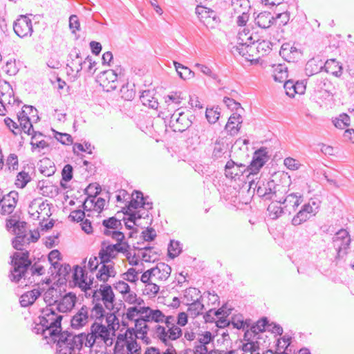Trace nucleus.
I'll use <instances>...</instances> for the list:
<instances>
[{"mask_svg": "<svg viewBox=\"0 0 354 354\" xmlns=\"http://www.w3.org/2000/svg\"><path fill=\"white\" fill-rule=\"evenodd\" d=\"M50 341L56 344V351L57 354H73L75 349H82V334L75 335L67 330H63L62 322L60 328H55L49 333Z\"/></svg>", "mask_w": 354, "mask_h": 354, "instance_id": "obj_1", "label": "nucleus"}, {"mask_svg": "<svg viewBox=\"0 0 354 354\" xmlns=\"http://www.w3.org/2000/svg\"><path fill=\"white\" fill-rule=\"evenodd\" d=\"M22 252H15L10 257V264L12 268L8 274L10 281L18 283L23 278L26 279L31 264L32 263L30 259V252L22 250Z\"/></svg>", "mask_w": 354, "mask_h": 354, "instance_id": "obj_2", "label": "nucleus"}, {"mask_svg": "<svg viewBox=\"0 0 354 354\" xmlns=\"http://www.w3.org/2000/svg\"><path fill=\"white\" fill-rule=\"evenodd\" d=\"M194 115L190 113H185L180 109H177L170 117V127L175 132H183L192 124Z\"/></svg>", "mask_w": 354, "mask_h": 354, "instance_id": "obj_3", "label": "nucleus"}, {"mask_svg": "<svg viewBox=\"0 0 354 354\" xmlns=\"http://www.w3.org/2000/svg\"><path fill=\"white\" fill-rule=\"evenodd\" d=\"M333 241L337 251L335 259L343 258L346 255L351 241L348 232L345 229H340L335 233Z\"/></svg>", "mask_w": 354, "mask_h": 354, "instance_id": "obj_4", "label": "nucleus"}, {"mask_svg": "<svg viewBox=\"0 0 354 354\" xmlns=\"http://www.w3.org/2000/svg\"><path fill=\"white\" fill-rule=\"evenodd\" d=\"M13 30L21 38L31 37L33 32L32 20L27 15H19L13 23Z\"/></svg>", "mask_w": 354, "mask_h": 354, "instance_id": "obj_5", "label": "nucleus"}, {"mask_svg": "<svg viewBox=\"0 0 354 354\" xmlns=\"http://www.w3.org/2000/svg\"><path fill=\"white\" fill-rule=\"evenodd\" d=\"M196 14L207 28H213L220 21L214 10L201 5L196 6Z\"/></svg>", "mask_w": 354, "mask_h": 354, "instance_id": "obj_6", "label": "nucleus"}, {"mask_svg": "<svg viewBox=\"0 0 354 354\" xmlns=\"http://www.w3.org/2000/svg\"><path fill=\"white\" fill-rule=\"evenodd\" d=\"M270 156L267 148L261 147L255 151L250 164L248 166L249 174H257L260 169L268 161Z\"/></svg>", "mask_w": 354, "mask_h": 354, "instance_id": "obj_7", "label": "nucleus"}, {"mask_svg": "<svg viewBox=\"0 0 354 354\" xmlns=\"http://www.w3.org/2000/svg\"><path fill=\"white\" fill-rule=\"evenodd\" d=\"M245 174L248 177L249 169L248 166L242 163L235 162L232 159L228 160L225 166V175L227 178L235 179L240 178L241 176Z\"/></svg>", "mask_w": 354, "mask_h": 354, "instance_id": "obj_8", "label": "nucleus"}, {"mask_svg": "<svg viewBox=\"0 0 354 354\" xmlns=\"http://www.w3.org/2000/svg\"><path fill=\"white\" fill-rule=\"evenodd\" d=\"M86 64V61L83 59L80 50L77 48H73L67 57V68L72 73H75V75L77 76L83 69V65Z\"/></svg>", "mask_w": 354, "mask_h": 354, "instance_id": "obj_9", "label": "nucleus"}, {"mask_svg": "<svg viewBox=\"0 0 354 354\" xmlns=\"http://www.w3.org/2000/svg\"><path fill=\"white\" fill-rule=\"evenodd\" d=\"M87 272L84 268L78 265L73 267V285L70 282V287H79L82 291L86 292L90 290L89 284H86Z\"/></svg>", "mask_w": 354, "mask_h": 354, "instance_id": "obj_10", "label": "nucleus"}, {"mask_svg": "<svg viewBox=\"0 0 354 354\" xmlns=\"http://www.w3.org/2000/svg\"><path fill=\"white\" fill-rule=\"evenodd\" d=\"M105 245V241H103L102 243V248L98 253L100 263H110L112 259L116 258L118 251H122L123 250L122 248H118V245Z\"/></svg>", "mask_w": 354, "mask_h": 354, "instance_id": "obj_11", "label": "nucleus"}, {"mask_svg": "<svg viewBox=\"0 0 354 354\" xmlns=\"http://www.w3.org/2000/svg\"><path fill=\"white\" fill-rule=\"evenodd\" d=\"M26 222L18 221L17 225L13 230L16 236L12 241V247L17 250H23L21 248L26 243Z\"/></svg>", "mask_w": 354, "mask_h": 354, "instance_id": "obj_12", "label": "nucleus"}, {"mask_svg": "<svg viewBox=\"0 0 354 354\" xmlns=\"http://www.w3.org/2000/svg\"><path fill=\"white\" fill-rule=\"evenodd\" d=\"M77 302L76 294L72 292L61 295L56 305V310L59 313H68L75 307Z\"/></svg>", "mask_w": 354, "mask_h": 354, "instance_id": "obj_13", "label": "nucleus"}, {"mask_svg": "<svg viewBox=\"0 0 354 354\" xmlns=\"http://www.w3.org/2000/svg\"><path fill=\"white\" fill-rule=\"evenodd\" d=\"M64 317H57L50 325H45L44 322L39 320V323L34 322L35 326L32 327V331L37 335H41L44 339H48L49 337V333L51 330L55 328H60V322H62Z\"/></svg>", "mask_w": 354, "mask_h": 354, "instance_id": "obj_14", "label": "nucleus"}, {"mask_svg": "<svg viewBox=\"0 0 354 354\" xmlns=\"http://www.w3.org/2000/svg\"><path fill=\"white\" fill-rule=\"evenodd\" d=\"M101 85L108 91L118 88V74L114 70H106L100 73L99 77Z\"/></svg>", "mask_w": 354, "mask_h": 354, "instance_id": "obj_15", "label": "nucleus"}, {"mask_svg": "<svg viewBox=\"0 0 354 354\" xmlns=\"http://www.w3.org/2000/svg\"><path fill=\"white\" fill-rule=\"evenodd\" d=\"M102 301H103L105 308L109 310H112L114 308L113 303L115 301V294L113 291L112 287L109 284H102L99 289Z\"/></svg>", "mask_w": 354, "mask_h": 354, "instance_id": "obj_16", "label": "nucleus"}, {"mask_svg": "<svg viewBox=\"0 0 354 354\" xmlns=\"http://www.w3.org/2000/svg\"><path fill=\"white\" fill-rule=\"evenodd\" d=\"M279 54L286 61L294 62L301 56V53L290 44L285 43L281 46Z\"/></svg>", "mask_w": 354, "mask_h": 354, "instance_id": "obj_17", "label": "nucleus"}, {"mask_svg": "<svg viewBox=\"0 0 354 354\" xmlns=\"http://www.w3.org/2000/svg\"><path fill=\"white\" fill-rule=\"evenodd\" d=\"M62 287L51 286L44 294V300L47 304L46 307L53 308L56 306L62 295Z\"/></svg>", "mask_w": 354, "mask_h": 354, "instance_id": "obj_18", "label": "nucleus"}, {"mask_svg": "<svg viewBox=\"0 0 354 354\" xmlns=\"http://www.w3.org/2000/svg\"><path fill=\"white\" fill-rule=\"evenodd\" d=\"M88 319V307L84 305L80 310L72 317L71 319V326L74 329H80L86 325Z\"/></svg>", "mask_w": 354, "mask_h": 354, "instance_id": "obj_19", "label": "nucleus"}, {"mask_svg": "<svg viewBox=\"0 0 354 354\" xmlns=\"http://www.w3.org/2000/svg\"><path fill=\"white\" fill-rule=\"evenodd\" d=\"M110 329L102 323L94 322L91 326V334L95 339L101 338L104 342L109 339Z\"/></svg>", "mask_w": 354, "mask_h": 354, "instance_id": "obj_20", "label": "nucleus"}, {"mask_svg": "<svg viewBox=\"0 0 354 354\" xmlns=\"http://www.w3.org/2000/svg\"><path fill=\"white\" fill-rule=\"evenodd\" d=\"M286 202V201H272L267 208L268 216L272 220L279 218L284 213V207L282 205Z\"/></svg>", "mask_w": 354, "mask_h": 354, "instance_id": "obj_21", "label": "nucleus"}, {"mask_svg": "<svg viewBox=\"0 0 354 354\" xmlns=\"http://www.w3.org/2000/svg\"><path fill=\"white\" fill-rule=\"evenodd\" d=\"M41 295L40 289H33L24 293L19 299L20 304L22 307H28L32 305L36 299Z\"/></svg>", "mask_w": 354, "mask_h": 354, "instance_id": "obj_22", "label": "nucleus"}, {"mask_svg": "<svg viewBox=\"0 0 354 354\" xmlns=\"http://www.w3.org/2000/svg\"><path fill=\"white\" fill-rule=\"evenodd\" d=\"M39 171L45 176H53L56 171L55 163L48 158H44L38 162Z\"/></svg>", "mask_w": 354, "mask_h": 354, "instance_id": "obj_23", "label": "nucleus"}, {"mask_svg": "<svg viewBox=\"0 0 354 354\" xmlns=\"http://www.w3.org/2000/svg\"><path fill=\"white\" fill-rule=\"evenodd\" d=\"M56 308L46 307L41 309V315L38 317L39 320L44 322L45 325H50V324L57 319V317H63V315L56 313Z\"/></svg>", "mask_w": 354, "mask_h": 354, "instance_id": "obj_24", "label": "nucleus"}, {"mask_svg": "<svg viewBox=\"0 0 354 354\" xmlns=\"http://www.w3.org/2000/svg\"><path fill=\"white\" fill-rule=\"evenodd\" d=\"M274 17L268 12H261L255 19L256 24L259 27L264 29L270 27L274 24Z\"/></svg>", "mask_w": 354, "mask_h": 354, "instance_id": "obj_25", "label": "nucleus"}, {"mask_svg": "<svg viewBox=\"0 0 354 354\" xmlns=\"http://www.w3.org/2000/svg\"><path fill=\"white\" fill-rule=\"evenodd\" d=\"M326 73L335 77H340L342 74V65L335 59H328L324 64Z\"/></svg>", "mask_w": 354, "mask_h": 354, "instance_id": "obj_26", "label": "nucleus"}, {"mask_svg": "<svg viewBox=\"0 0 354 354\" xmlns=\"http://www.w3.org/2000/svg\"><path fill=\"white\" fill-rule=\"evenodd\" d=\"M228 150V144L224 138H219L214 143L212 158L215 160L223 157Z\"/></svg>", "mask_w": 354, "mask_h": 354, "instance_id": "obj_27", "label": "nucleus"}, {"mask_svg": "<svg viewBox=\"0 0 354 354\" xmlns=\"http://www.w3.org/2000/svg\"><path fill=\"white\" fill-rule=\"evenodd\" d=\"M71 266L68 263H64L57 271V276L59 277L56 282L54 283L57 287H62L66 286L67 283V276L71 272Z\"/></svg>", "mask_w": 354, "mask_h": 354, "instance_id": "obj_28", "label": "nucleus"}, {"mask_svg": "<svg viewBox=\"0 0 354 354\" xmlns=\"http://www.w3.org/2000/svg\"><path fill=\"white\" fill-rule=\"evenodd\" d=\"M242 120L240 115H233L230 117L227 123L225 125V129L231 136L237 134L240 129L239 125Z\"/></svg>", "mask_w": 354, "mask_h": 354, "instance_id": "obj_29", "label": "nucleus"}, {"mask_svg": "<svg viewBox=\"0 0 354 354\" xmlns=\"http://www.w3.org/2000/svg\"><path fill=\"white\" fill-rule=\"evenodd\" d=\"M140 100L144 106L153 109H158V100L153 96L151 91L149 90L142 91L140 96Z\"/></svg>", "mask_w": 354, "mask_h": 354, "instance_id": "obj_30", "label": "nucleus"}, {"mask_svg": "<svg viewBox=\"0 0 354 354\" xmlns=\"http://www.w3.org/2000/svg\"><path fill=\"white\" fill-rule=\"evenodd\" d=\"M106 205V201H82V207L84 210L88 212L92 209L101 212Z\"/></svg>", "mask_w": 354, "mask_h": 354, "instance_id": "obj_31", "label": "nucleus"}, {"mask_svg": "<svg viewBox=\"0 0 354 354\" xmlns=\"http://www.w3.org/2000/svg\"><path fill=\"white\" fill-rule=\"evenodd\" d=\"M174 65L175 66L176 71L178 75V76L184 80H190L193 78L195 75V73L194 71H192L190 68L188 67L183 65L182 64L174 61Z\"/></svg>", "mask_w": 354, "mask_h": 354, "instance_id": "obj_32", "label": "nucleus"}, {"mask_svg": "<svg viewBox=\"0 0 354 354\" xmlns=\"http://www.w3.org/2000/svg\"><path fill=\"white\" fill-rule=\"evenodd\" d=\"M232 8L234 14L243 13L244 12H249L250 6L249 0H232Z\"/></svg>", "mask_w": 354, "mask_h": 354, "instance_id": "obj_33", "label": "nucleus"}, {"mask_svg": "<svg viewBox=\"0 0 354 354\" xmlns=\"http://www.w3.org/2000/svg\"><path fill=\"white\" fill-rule=\"evenodd\" d=\"M0 89L1 91L6 89L8 90V95L6 94V106H7V108L8 107V105H10L12 104H17V106H19L21 104V102L19 99L15 97L13 95V91L9 83L5 82L3 85L0 86Z\"/></svg>", "mask_w": 354, "mask_h": 354, "instance_id": "obj_34", "label": "nucleus"}, {"mask_svg": "<svg viewBox=\"0 0 354 354\" xmlns=\"http://www.w3.org/2000/svg\"><path fill=\"white\" fill-rule=\"evenodd\" d=\"M256 40L252 38V41H248V46H246L245 50V60L252 62L260 57V55L257 56L259 53L257 52V45L255 44Z\"/></svg>", "mask_w": 354, "mask_h": 354, "instance_id": "obj_35", "label": "nucleus"}, {"mask_svg": "<svg viewBox=\"0 0 354 354\" xmlns=\"http://www.w3.org/2000/svg\"><path fill=\"white\" fill-rule=\"evenodd\" d=\"M268 326H270L268 317H263L259 321H257V323L251 325L250 330L254 336L259 333L265 332L266 327Z\"/></svg>", "mask_w": 354, "mask_h": 354, "instance_id": "obj_36", "label": "nucleus"}, {"mask_svg": "<svg viewBox=\"0 0 354 354\" xmlns=\"http://www.w3.org/2000/svg\"><path fill=\"white\" fill-rule=\"evenodd\" d=\"M167 255L170 259H174L182 252L181 243L178 241L171 240L167 248Z\"/></svg>", "mask_w": 354, "mask_h": 354, "instance_id": "obj_37", "label": "nucleus"}, {"mask_svg": "<svg viewBox=\"0 0 354 354\" xmlns=\"http://www.w3.org/2000/svg\"><path fill=\"white\" fill-rule=\"evenodd\" d=\"M252 40V36H249L248 37H247V41H245V43H239L237 44L236 46H232L231 48V52L233 54V55L234 57L241 56L245 59L246 56L245 54H246L245 50H247L246 46H248V41Z\"/></svg>", "mask_w": 354, "mask_h": 354, "instance_id": "obj_38", "label": "nucleus"}, {"mask_svg": "<svg viewBox=\"0 0 354 354\" xmlns=\"http://www.w3.org/2000/svg\"><path fill=\"white\" fill-rule=\"evenodd\" d=\"M106 315V313L102 305L99 302L95 303L91 309V318L102 322Z\"/></svg>", "mask_w": 354, "mask_h": 354, "instance_id": "obj_39", "label": "nucleus"}, {"mask_svg": "<svg viewBox=\"0 0 354 354\" xmlns=\"http://www.w3.org/2000/svg\"><path fill=\"white\" fill-rule=\"evenodd\" d=\"M187 305L189 306L187 312L193 318H196L200 315L205 308L204 304L198 301H193L192 303Z\"/></svg>", "mask_w": 354, "mask_h": 354, "instance_id": "obj_40", "label": "nucleus"}, {"mask_svg": "<svg viewBox=\"0 0 354 354\" xmlns=\"http://www.w3.org/2000/svg\"><path fill=\"white\" fill-rule=\"evenodd\" d=\"M73 167L67 164L66 165L62 171V180L60 182L61 186L63 188H66L65 183L70 181L73 178Z\"/></svg>", "mask_w": 354, "mask_h": 354, "instance_id": "obj_41", "label": "nucleus"}, {"mask_svg": "<svg viewBox=\"0 0 354 354\" xmlns=\"http://www.w3.org/2000/svg\"><path fill=\"white\" fill-rule=\"evenodd\" d=\"M118 309L115 312L113 313H107L106 315V321L107 323V327L113 330V333L119 327V319L117 317L115 313L118 312Z\"/></svg>", "mask_w": 354, "mask_h": 354, "instance_id": "obj_42", "label": "nucleus"}, {"mask_svg": "<svg viewBox=\"0 0 354 354\" xmlns=\"http://www.w3.org/2000/svg\"><path fill=\"white\" fill-rule=\"evenodd\" d=\"M167 328L166 338L168 342L176 340L182 336L183 330L180 327L172 324V326Z\"/></svg>", "mask_w": 354, "mask_h": 354, "instance_id": "obj_43", "label": "nucleus"}, {"mask_svg": "<svg viewBox=\"0 0 354 354\" xmlns=\"http://www.w3.org/2000/svg\"><path fill=\"white\" fill-rule=\"evenodd\" d=\"M37 136H42L43 134L40 132L37 131L32 136L30 145H31V149L32 151H34L37 149H44L48 147V144L44 140H37Z\"/></svg>", "mask_w": 354, "mask_h": 354, "instance_id": "obj_44", "label": "nucleus"}, {"mask_svg": "<svg viewBox=\"0 0 354 354\" xmlns=\"http://www.w3.org/2000/svg\"><path fill=\"white\" fill-rule=\"evenodd\" d=\"M133 86V84L131 85L129 83L123 84L120 91L121 97L125 100H131L136 95Z\"/></svg>", "mask_w": 354, "mask_h": 354, "instance_id": "obj_45", "label": "nucleus"}, {"mask_svg": "<svg viewBox=\"0 0 354 354\" xmlns=\"http://www.w3.org/2000/svg\"><path fill=\"white\" fill-rule=\"evenodd\" d=\"M108 263H100L102 266L96 274V278L103 283H106L109 281L110 264Z\"/></svg>", "mask_w": 354, "mask_h": 354, "instance_id": "obj_46", "label": "nucleus"}, {"mask_svg": "<svg viewBox=\"0 0 354 354\" xmlns=\"http://www.w3.org/2000/svg\"><path fill=\"white\" fill-rule=\"evenodd\" d=\"M124 345L127 348L125 354H142L141 346L136 340V337H130V340Z\"/></svg>", "mask_w": 354, "mask_h": 354, "instance_id": "obj_47", "label": "nucleus"}, {"mask_svg": "<svg viewBox=\"0 0 354 354\" xmlns=\"http://www.w3.org/2000/svg\"><path fill=\"white\" fill-rule=\"evenodd\" d=\"M18 121L19 122L20 127L25 133L32 136L35 133L37 132L33 129V126L30 122V118L25 117L24 118V117L21 116L19 118Z\"/></svg>", "mask_w": 354, "mask_h": 354, "instance_id": "obj_48", "label": "nucleus"}, {"mask_svg": "<svg viewBox=\"0 0 354 354\" xmlns=\"http://www.w3.org/2000/svg\"><path fill=\"white\" fill-rule=\"evenodd\" d=\"M333 123L335 127L344 129L350 125V117L346 113H342L333 120Z\"/></svg>", "mask_w": 354, "mask_h": 354, "instance_id": "obj_49", "label": "nucleus"}, {"mask_svg": "<svg viewBox=\"0 0 354 354\" xmlns=\"http://www.w3.org/2000/svg\"><path fill=\"white\" fill-rule=\"evenodd\" d=\"M101 187L97 183H91L84 189L85 194L87 197L85 199H95L97 196L101 192Z\"/></svg>", "mask_w": 354, "mask_h": 354, "instance_id": "obj_50", "label": "nucleus"}, {"mask_svg": "<svg viewBox=\"0 0 354 354\" xmlns=\"http://www.w3.org/2000/svg\"><path fill=\"white\" fill-rule=\"evenodd\" d=\"M257 48L259 54L261 56L268 54L272 50V43L268 40H257Z\"/></svg>", "mask_w": 354, "mask_h": 354, "instance_id": "obj_51", "label": "nucleus"}, {"mask_svg": "<svg viewBox=\"0 0 354 354\" xmlns=\"http://www.w3.org/2000/svg\"><path fill=\"white\" fill-rule=\"evenodd\" d=\"M205 115L209 123L214 124L220 117V108H207Z\"/></svg>", "mask_w": 354, "mask_h": 354, "instance_id": "obj_52", "label": "nucleus"}, {"mask_svg": "<svg viewBox=\"0 0 354 354\" xmlns=\"http://www.w3.org/2000/svg\"><path fill=\"white\" fill-rule=\"evenodd\" d=\"M154 268L156 270H158L161 272V274L158 276L159 279L166 280L170 276L171 268L169 265L165 263H160Z\"/></svg>", "mask_w": 354, "mask_h": 354, "instance_id": "obj_53", "label": "nucleus"}, {"mask_svg": "<svg viewBox=\"0 0 354 354\" xmlns=\"http://www.w3.org/2000/svg\"><path fill=\"white\" fill-rule=\"evenodd\" d=\"M129 207L133 209L143 208L150 209L152 208V202L148 201H128Z\"/></svg>", "mask_w": 354, "mask_h": 354, "instance_id": "obj_54", "label": "nucleus"}, {"mask_svg": "<svg viewBox=\"0 0 354 354\" xmlns=\"http://www.w3.org/2000/svg\"><path fill=\"white\" fill-rule=\"evenodd\" d=\"M30 180L31 178L29 174L21 171L17 176L15 184L18 187L24 188Z\"/></svg>", "mask_w": 354, "mask_h": 354, "instance_id": "obj_55", "label": "nucleus"}, {"mask_svg": "<svg viewBox=\"0 0 354 354\" xmlns=\"http://www.w3.org/2000/svg\"><path fill=\"white\" fill-rule=\"evenodd\" d=\"M181 94V92H172L168 95L165 99V102L167 104L168 106L172 104L179 105L183 100Z\"/></svg>", "mask_w": 354, "mask_h": 354, "instance_id": "obj_56", "label": "nucleus"}, {"mask_svg": "<svg viewBox=\"0 0 354 354\" xmlns=\"http://www.w3.org/2000/svg\"><path fill=\"white\" fill-rule=\"evenodd\" d=\"M194 67L198 69L204 75L212 78L213 80H216L218 78L217 74L214 73L212 68L206 65L196 63L195 64Z\"/></svg>", "mask_w": 354, "mask_h": 354, "instance_id": "obj_57", "label": "nucleus"}, {"mask_svg": "<svg viewBox=\"0 0 354 354\" xmlns=\"http://www.w3.org/2000/svg\"><path fill=\"white\" fill-rule=\"evenodd\" d=\"M274 184L273 181L268 182L266 185H263V187L259 186L257 189V194L259 197L267 196L272 194L271 186ZM271 197H266L265 199H270Z\"/></svg>", "mask_w": 354, "mask_h": 354, "instance_id": "obj_58", "label": "nucleus"}, {"mask_svg": "<svg viewBox=\"0 0 354 354\" xmlns=\"http://www.w3.org/2000/svg\"><path fill=\"white\" fill-rule=\"evenodd\" d=\"M310 217L309 214H306L301 209L297 213V214L292 219V224L293 225H299L306 222Z\"/></svg>", "mask_w": 354, "mask_h": 354, "instance_id": "obj_59", "label": "nucleus"}, {"mask_svg": "<svg viewBox=\"0 0 354 354\" xmlns=\"http://www.w3.org/2000/svg\"><path fill=\"white\" fill-rule=\"evenodd\" d=\"M231 324L234 328L244 329L245 327V322L241 314L234 315L231 317Z\"/></svg>", "mask_w": 354, "mask_h": 354, "instance_id": "obj_60", "label": "nucleus"}, {"mask_svg": "<svg viewBox=\"0 0 354 354\" xmlns=\"http://www.w3.org/2000/svg\"><path fill=\"white\" fill-rule=\"evenodd\" d=\"M102 225L107 229H117L118 226H121L122 223L120 220L117 219L115 217L112 216L102 221Z\"/></svg>", "mask_w": 354, "mask_h": 354, "instance_id": "obj_61", "label": "nucleus"}, {"mask_svg": "<svg viewBox=\"0 0 354 354\" xmlns=\"http://www.w3.org/2000/svg\"><path fill=\"white\" fill-rule=\"evenodd\" d=\"M155 331L157 337L164 345H167V344L170 343V342H168L166 338L167 330H166L165 327L157 325L156 326Z\"/></svg>", "mask_w": 354, "mask_h": 354, "instance_id": "obj_62", "label": "nucleus"}, {"mask_svg": "<svg viewBox=\"0 0 354 354\" xmlns=\"http://www.w3.org/2000/svg\"><path fill=\"white\" fill-rule=\"evenodd\" d=\"M141 272V270L136 271L135 268H130L125 273H123V275H127L124 279L131 283H136L138 280V274Z\"/></svg>", "mask_w": 354, "mask_h": 354, "instance_id": "obj_63", "label": "nucleus"}, {"mask_svg": "<svg viewBox=\"0 0 354 354\" xmlns=\"http://www.w3.org/2000/svg\"><path fill=\"white\" fill-rule=\"evenodd\" d=\"M150 319L156 323H163V319L165 317V314L159 309L150 310Z\"/></svg>", "mask_w": 354, "mask_h": 354, "instance_id": "obj_64", "label": "nucleus"}]
</instances>
